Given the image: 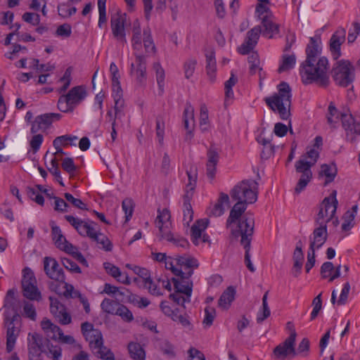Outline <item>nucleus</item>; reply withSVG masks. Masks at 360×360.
Wrapping results in <instances>:
<instances>
[{
    "instance_id": "obj_20",
    "label": "nucleus",
    "mask_w": 360,
    "mask_h": 360,
    "mask_svg": "<svg viewBox=\"0 0 360 360\" xmlns=\"http://www.w3.org/2000/svg\"><path fill=\"white\" fill-rule=\"evenodd\" d=\"M207 225V219H199L192 226L191 230V240L195 245L200 243L210 242L209 236L204 233Z\"/></svg>"
},
{
    "instance_id": "obj_54",
    "label": "nucleus",
    "mask_w": 360,
    "mask_h": 360,
    "mask_svg": "<svg viewBox=\"0 0 360 360\" xmlns=\"http://www.w3.org/2000/svg\"><path fill=\"white\" fill-rule=\"evenodd\" d=\"M95 352L103 360H115V356L112 352L103 345L96 349Z\"/></svg>"
},
{
    "instance_id": "obj_3",
    "label": "nucleus",
    "mask_w": 360,
    "mask_h": 360,
    "mask_svg": "<svg viewBox=\"0 0 360 360\" xmlns=\"http://www.w3.org/2000/svg\"><path fill=\"white\" fill-rule=\"evenodd\" d=\"M314 141V147L319 148L322 145L323 140L321 136H316ZM319 156V150L315 148H311L295 162L296 172L301 174L300 178L295 188V193H300L311 181L312 178L311 167L316 164Z\"/></svg>"
},
{
    "instance_id": "obj_7",
    "label": "nucleus",
    "mask_w": 360,
    "mask_h": 360,
    "mask_svg": "<svg viewBox=\"0 0 360 360\" xmlns=\"http://www.w3.org/2000/svg\"><path fill=\"white\" fill-rule=\"evenodd\" d=\"M158 213L155 226L159 229V236L161 239L171 242L177 247L186 248L188 245L187 240L179 236H175L170 231L172 224L169 210L167 208H164L162 210L158 209Z\"/></svg>"
},
{
    "instance_id": "obj_12",
    "label": "nucleus",
    "mask_w": 360,
    "mask_h": 360,
    "mask_svg": "<svg viewBox=\"0 0 360 360\" xmlns=\"http://www.w3.org/2000/svg\"><path fill=\"white\" fill-rule=\"evenodd\" d=\"M296 331L292 330V334L284 342L276 346L273 351V356L278 360H284L287 357H294L296 355L295 340Z\"/></svg>"
},
{
    "instance_id": "obj_61",
    "label": "nucleus",
    "mask_w": 360,
    "mask_h": 360,
    "mask_svg": "<svg viewBox=\"0 0 360 360\" xmlns=\"http://www.w3.org/2000/svg\"><path fill=\"white\" fill-rule=\"evenodd\" d=\"M62 263L63 266L68 270L69 271L72 273H76V274H80L81 269L79 266L72 260L68 259V258H63L62 259Z\"/></svg>"
},
{
    "instance_id": "obj_38",
    "label": "nucleus",
    "mask_w": 360,
    "mask_h": 360,
    "mask_svg": "<svg viewBox=\"0 0 360 360\" xmlns=\"http://www.w3.org/2000/svg\"><path fill=\"white\" fill-rule=\"evenodd\" d=\"M199 124L202 132L207 131L210 129L208 109L205 104H202L200 109Z\"/></svg>"
},
{
    "instance_id": "obj_4",
    "label": "nucleus",
    "mask_w": 360,
    "mask_h": 360,
    "mask_svg": "<svg viewBox=\"0 0 360 360\" xmlns=\"http://www.w3.org/2000/svg\"><path fill=\"white\" fill-rule=\"evenodd\" d=\"M300 74L302 82L306 84L316 83L320 86H327L329 84L328 59L321 57L316 62H304Z\"/></svg>"
},
{
    "instance_id": "obj_33",
    "label": "nucleus",
    "mask_w": 360,
    "mask_h": 360,
    "mask_svg": "<svg viewBox=\"0 0 360 360\" xmlns=\"http://www.w3.org/2000/svg\"><path fill=\"white\" fill-rule=\"evenodd\" d=\"M85 339L89 342V347L93 351H95L103 345L102 333L98 329L91 330L90 333H87Z\"/></svg>"
},
{
    "instance_id": "obj_63",
    "label": "nucleus",
    "mask_w": 360,
    "mask_h": 360,
    "mask_svg": "<svg viewBox=\"0 0 360 360\" xmlns=\"http://www.w3.org/2000/svg\"><path fill=\"white\" fill-rule=\"evenodd\" d=\"M22 20L33 25H37L40 22V16L35 13L26 12L22 15Z\"/></svg>"
},
{
    "instance_id": "obj_17",
    "label": "nucleus",
    "mask_w": 360,
    "mask_h": 360,
    "mask_svg": "<svg viewBox=\"0 0 360 360\" xmlns=\"http://www.w3.org/2000/svg\"><path fill=\"white\" fill-rule=\"evenodd\" d=\"M44 270L46 275L50 279L59 283H65V277L64 271L54 258L49 257H44Z\"/></svg>"
},
{
    "instance_id": "obj_23",
    "label": "nucleus",
    "mask_w": 360,
    "mask_h": 360,
    "mask_svg": "<svg viewBox=\"0 0 360 360\" xmlns=\"http://www.w3.org/2000/svg\"><path fill=\"white\" fill-rule=\"evenodd\" d=\"M184 126L187 131L185 136L186 141H191L193 136L195 127L194 108L190 103L186 104L184 111Z\"/></svg>"
},
{
    "instance_id": "obj_15",
    "label": "nucleus",
    "mask_w": 360,
    "mask_h": 360,
    "mask_svg": "<svg viewBox=\"0 0 360 360\" xmlns=\"http://www.w3.org/2000/svg\"><path fill=\"white\" fill-rule=\"evenodd\" d=\"M5 327L6 328V350L8 352H11L15 347L20 331V316L15 314L11 318H6L5 319Z\"/></svg>"
},
{
    "instance_id": "obj_22",
    "label": "nucleus",
    "mask_w": 360,
    "mask_h": 360,
    "mask_svg": "<svg viewBox=\"0 0 360 360\" xmlns=\"http://www.w3.org/2000/svg\"><path fill=\"white\" fill-rule=\"evenodd\" d=\"M309 237V250L320 248L326 241L328 237L327 226L317 225Z\"/></svg>"
},
{
    "instance_id": "obj_42",
    "label": "nucleus",
    "mask_w": 360,
    "mask_h": 360,
    "mask_svg": "<svg viewBox=\"0 0 360 360\" xmlns=\"http://www.w3.org/2000/svg\"><path fill=\"white\" fill-rule=\"evenodd\" d=\"M267 295H268V292H266L262 297V309L260 311L258 312L257 316V323H262L266 319H267L271 314L270 309L269 307L268 302H267Z\"/></svg>"
},
{
    "instance_id": "obj_47",
    "label": "nucleus",
    "mask_w": 360,
    "mask_h": 360,
    "mask_svg": "<svg viewBox=\"0 0 360 360\" xmlns=\"http://www.w3.org/2000/svg\"><path fill=\"white\" fill-rule=\"evenodd\" d=\"M93 241L96 242L100 248H102L105 251H110L112 250V245L110 240L105 235L101 232Z\"/></svg>"
},
{
    "instance_id": "obj_35",
    "label": "nucleus",
    "mask_w": 360,
    "mask_h": 360,
    "mask_svg": "<svg viewBox=\"0 0 360 360\" xmlns=\"http://www.w3.org/2000/svg\"><path fill=\"white\" fill-rule=\"evenodd\" d=\"M157 347L162 353L169 358H174L176 356L174 345L167 340H158Z\"/></svg>"
},
{
    "instance_id": "obj_34",
    "label": "nucleus",
    "mask_w": 360,
    "mask_h": 360,
    "mask_svg": "<svg viewBox=\"0 0 360 360\" xmlns=\"http://www.w3.org/2000/svg\"><path fill=\"white\" fill-rule=\"evenodd\" d=\"M235 294L236 290L232 286L227 288L219 299V307L224 309H227L230 307L231 302L233 301Z\"/></svg>"
},
{
    "instance_id": "obj_36",
    "label": "nucleus",
    "mask_w": 360,
    "mask_h": 360,
    "mask_svg": "<svg viewBox=\"0 0 360 360\" xmlns=\"http://www.w3.org/2000/svg\"><path fill=\"white\" fill-rule=\"evenodd\" d=\"M206 71L210 79L213 82L214 81L216 76V60L214 58V54L213 52H210L206 54Z\"/></svg>"
},
{
    "instance_id": "obj_25",
    "label": "nucleus",
    "mask_w": 360,
    "mask_h": 360,
    "mask_svg": "<svg viewBox=\"0 0 360 360\" xmlns=\"http://www.w3.org/2000/svg\"><path fill=\"white\" fill-rule=\"evenodd\" d=\"M51 236L55 245L60 250L67 253L74 250V246L66 240L59 226H51Z\"/></svg>"
},
{
    "instance_id": "obj_21",
    "label": "nucleus",
    "mask_w": 360,
    "mask_h": 360,
    "mask_svg": "<svg viewBox=\"0 0 360 360\" xmlns=\"http://www.w3.org/2000/svg\"><path fill=\"white\" fill-rule=\"evenodd\" d=\"M345 37L346 30L340 27L335 32L330 39V50L335 60L341 56L340 46L345 42Z\"/></svg>"
},
{
    "instance_id": "obj_52",
    "label": "nucleus",
    "mask_w": 360,
    "mask_h": 360,
    "mask_svg": "<svg viewBox=\"0 0 360 360\" xmlns=\"http://www.w3.org/2000/svg\"><path fill=\"white\" fill-rule=\"evenodd\" d=\"M50 300V310L51 314L56 316H58V314L62 313L65 310V307L63 304L60 303V302L56 299L52 297H49Z\"/></svg>"
},
{
    "instance_id": "obj_53",
    "label": "nucleus",
    "mask_w": 360,
    "mask_h": 360,
    "mask_svg": "<svg viewBox=\"0 0 360 360\" xmlns=\"http://www.w3.org/2000/svg\"><path fill=\"white\" fill-rule=\"evenodd\" d=\"M133 271L136 274L139 276V278H136L135 281L139 283H143L146 280L150 278V273L148 269L135 266L133 268Z\"/></svg>"
},
{
    "instance_id": "obj_59",
    "label": "nucleus",
    "mask_w": 360,
    "mask_h": 360,
    "mask_svg": "<svg viewBox=\"0 0 360 360\" xmlns=\"http://www.w3.org/2000/svg\"><path fill=\"white\" fill-rule=\"evenodd\" d=\"M122 210L125 213L126 221H128L132 216L134 211L133 201L129 198H126L122 203Z\"/></svg>"
},
{
    "instance_id": "obj_8",
    "label": "nucleus",
    "mask_w": 360,
    "mask_h": 360,
    "mask_svg": "<svg viewBox=\"0 0 360 360\" xmlns=\"http://www.w3.org/2000/svg\"><path fill=\"white\" fill-rule=\"evenodd\" d=\"M86 96V91L84 86H75L67 94L59 97L57 103L58 109L63 112H72Z\"/></svg>"
},
{
    "instance_id": "obj_1",
    "label": "nucleus",
    "mask_w": 360,
    "mask_h": 360,
    "mask_svg": "<svg viewBox=\"0 0 360 360\" xmlns=\"http://www.w3.org/2000/svg\"><path fill=\"white\" fill-rule=\"evenodd\" d=\"M257 193L258 184L253 180H244L235 186L231 191V197L238 202L231 210L226 223V228L230 229L233 237H240V245L245 249V263L251 272L255 271L250 254L255 219L252 213L245 212L246 204L257 201Z\"/></svg>"
},
{
    "instance_id": "obj_26",
    "label": "nucleus",
    "mask_w": 360,
    "mask_h": 360,
    "mask_svg": "<svg viewBox=\"0 0 360 360\" xmlns=\"http://www.w3.org/2000/svg\"><path fill=\"white\" fill-rule=\"evenodd\" d=\"M293 266L291 269V274L297 278L300 276L303 265L304 255L302 250L301 242L297 243L296 248L292 255Z\"/></svg>"
},
{
    "instance_id": "obj_24",
    "label": "nucleus",
    "mask_w": 360,
    "mask_h": 360,
    "mask_svg": "<svg viewBox=\"0 0 360 360\" xmlns=\"http://www.w3.org/2000/svg\"><path fill=\"white\" fill-rule=\"evenodd\" d=\"M207 161L206 164V173L207 177L213 180L217 172V165L219 162V154L217 148L211 146L207 153Z\"/></svg>"
},
{
    "instance_id": "obj_13",
    "label": "nucleus",
    "mask_w": 360,
    "mask_h": 360,
    "mask_svg": "<svg viewBox=\"0 0 360 360\" xmlns=\"http://www.w3.org/2000/svg\"><path fill=\"white\" fill-rule=\"evenodd\" d=\"M127 22V14L120 11L111 16L110 27L112 34L116 41L122 44H127L125 24Z\"/></svg>"
},
{
    "instance_id": "obj_57",
    "label": "nucleus",
    "mask_w": 360,
    "mask_h": 360,
    "mask_svg": "<svg viewBox=\"0 0 360 360\" xmlns=\"http://www.w3.org/2000/svg\"><path fill=\"white\" fill-rule=\"evenodd\" d=\"M354 218L352 214L350 212H345L343 216V223L342 224V230L343 231H349L354 225Z\"/></svg>"
},
{
    "instance_id": "obj_40",
    "label": "nucleus",
    "mask_w": 360,
    "mask_h": 360,
    "mask_svg": "<svg viewBox=\"0 0 360 360\" xmlns=\"http://www.w3.org/2000/svg\"><path fill=\"white\" fill-rule=\"evenodd\" d=\"M337 174V169L335 165H323L321 167L320 174L325 176L326 184L333 181Z\"/></svg>"
},
{
    "instance_id": "obj_48",
    "label": "nucleus",
    "mask_w": 360,
    "mask_h": 360,
    "mask_svg": "<svg viewBox=\"0 0 360 360\" xmlns=\"http://www.w3.org/2000/svg\"><path fill=\"white\" fill-rule=\"evenodd\" d=\"M238 78L234 75L233 72L231 73V77L229 80L225 82L224 89H225V96L226 100L225 103H226L228 98H232L233 97V92L232 91V87L237 83Z\"/></svg>"
},
{
    "instance_id": "obj_29",
    "label": "nucleus",
    "mask_w": 360,
    "mask_h": 360,
    "mask_svg": "<svg viewBox=\"0 0 360 360\" xmlns=\"http://www.w3.org/2000/svg\"><path fill=\"white\" fill-rule=\"evenodd\" d=\"M262 25L264 28V30H262V33L263 36L269 39L273 38L279 32V26L278 24L274 22L272 17L267 18L266 15L262 17Z\"/></svg>"
},
{
    "instance_id": "obj_37",
    "label": "nucleus",
    "mask_w": 360,
    "mask_h": 360,
    "mask_svg": "<svg viewBox=\"0 0 360 360\" xmlns=\"http://www.w3.org/2000/svg\"><path fill=\"white\" fill-rule=\"evenodd\" d=\"M128 349L131 357L134 360H145V351L139 343H129L128 345Z\"/></svg>"
},
{
    "instance_id": "obj_45",
    "label": "nucleus",
    "mask_w": 360,
    "mask_h": 360,
    "mask_svg": "<svg viewBox=\"0 0 360 360\" xmlns=\"http://www.w3.org/2000/svg\"><path fill=\"white\" fill-rule=\"evenodd\" d=\"M119 304L120 303L115 300L105 298L101 304V307L107 314H115Z\"/></svg>"
},
{
    "instance_id": "obj_46",
    "label": "nucleus",
    "mask_w": 360,
    "mask_h": 360,
    "mask_svg": "<svg viewBox=\"0 0 360 360\" xmlns=\"http://www.w3.org/2000/svg\"><path fill=\"white\" fill-rule=\"evenodd\" d=\"M341 115L338 112L337 108L333 103H330L328 106V114L327 120L329 124L333 127H335V124L338 122Z\"/></svg>"
},
{
    "instance_id": "obj_64",
    "label": "nucleus",
    "mask_w": 360,
    "mask_h": 360,
    "mask_svg": "<svg viewBox=\"0 0 360 360\" xmlns=\"http://www.w3.org/2000/svg\"><path fill=\"white\" fill-rule=\"evenodd\" d=\"M160 309L167 316H169L172 319H174V316L179 312L178 309H172L168 302L162 301L160 303Z\"/></svg>"
},
{
    "instance_id": "obj_6",
    "label": "nucleus",
    "mask_w": 360,
    "mask_h": 360,
    "mask_svg": "<svg viewBox=\"0 0 360 360\" xmlns=\"http://www.w3.org/2000/svg\"><path fill=\"white\" fill-rule=\"evenodd\" d=\"M193 274V270L182 271L176 275L178 278H172L175 292L169 295V298L179 305L184 306L185 302H191L193 283L190 277Z\"/></svg>"
},
{
    "instance_id": "obj_51",
    "label": "nucleus",
    "mask_w": 360,
    "mask_h": 360,
    "mask_svg": "<svg viewBox=\"0 0 360 360\" xmlns=\"http://www.w3.org/2000/svg\"><path fill=\"white\" fill-rule=\"evenodd\" d=\"M115 315L122 318L127 322H131L134 319V316L131 311L124 305L120 304L116 311Z\"/></svg>"
},
{
    "instance_id": "obj_14",
    "label": "nucleus",
    "mask_w": 360,
    "mask_h": 360,
    "mask_svg": "<svg viewBox=\"0 0 360 360\" xmlns=\"http://www.w3.org/2000/svg\"><path fill=\"white\" fill-rule=\"evenodd\" d=\"M188 183L186 186L185 194L184 195V218L183 221L187 225L193 220V212L190 200L193 197V191L195 187L196 175H191L190 172H187Z\"/></svg>"
},
{
    "instance_id": "obj_41",
    "label": "nucleus",
    "mask_w": 360,
    "mask_h": 360,
    "mask_svg": "<svg viewBox=\"0 0 360 360\" xmlns=\"http://www.w3.org/2000/svg\"><path fill=\"white\" fill-rule=\"evenodd\" d=\"M198 60L195 58H188L185 60L183 65L184 76L187 79L193 77Z\"/></svg>"
},
{
    "instance_id": "obj_2",
    "label": "nucleus",
    "mask_w": 360,
    "mask_h": 360,
    "mask_svg": "<svg viewBox=\"0 0 360 360\" xmlns=\"http://www.w3.org/2000/svg\"><path fill=\"white\" fill-rule=\"evenodd\" d=\"M131 32V46L136 57V68L131 63L130 72L136 77L139 82L142 83L146 79V57L155 53L156 48L150 29L146 27L142 33L141 23L138 19L133 22Z\"/></svg>"
},
{
    "instance_id": "obj_62",
    "label": "nucleus",
    "mask_w": 360,
    "mask_h": 360,
    "mask_svg": "<svg viewBox=\"0 0 360 360\" xmlns=\"http://www.w3.org/2000/svg\"><path fill=\"white\" fill-rule=\"evenodd\" d=\"M64 197L68 202L72 203L73 206L81 210H87L86 204H84L80 199L74 198L72 194L65 193L64 194Z\"/></svg>"
},
{
    "instance_id": "obj_56",
    "label": "nucleus",
    "mask_w": 360,
    "mask_h": 360,
    "mask_svg": "<svg viewBox=\"0 0 360 360\" xmlns=\"http://www.w3.org/2000/svg\"><path fill=\"white\" fill-rule=\"evenodd\" d=\"M28 197L32 200L35 201L37 204L43 205L44 202V197L39 193L38 190L35 188L28 187L27 189Z\"/></svg>"
},
{
    "instance_id": "obj_32",
    "label": "nucleus",
    "mask_w": 360,
    "mask_h": 360,
    "mask_svg": "<svg viewBox=\"0 0 360 360\" xmlns=\"http://www.w3.org/2000/svg\"><path fill=\"white\" fill-rule=\"evenodd\" d=\"M319 39L316 37H311L309 44L306 49L307 59L304 62L311 63L316 62V57L319 54L320 49L319 46Z\"/></svg>"
},
{
    "instance_id": "obj_31",
    "label": "nucleus",
    "mask_w": 360,
    "mask_h": 360,
    "mask_svg": "<svg viewBox=\"0 0 360 360\" xmlns=\"http://www.w3.org/2000/svg\"><path fill=\"white\" fill-rule=\"evenodd\" d=\"M41 326L47 338L50 339L57 340L59 335H62V330L49 319H44L41 322Z\"/></svg>"
},
{
    "instance_id": "obj_16",
    "label": "nucleus",
    "mask_w": 360,
    "mask_h": 360,
    "mask_svg": "<svg viewBox=\"0 0 360 360\" xmlns=\"http://www.w3.org/2000/svg\"><path fill=\"white\" fill-rule=\"evenodd\" d=\"M65 219L77 230L79 235L87 236L92 240L100 233L96 231V224L93 221L88 223L71 215H65Z\"/></svg>"
},
{
    "instance_id": "obj_55",
    "label": "nucleus",
    "mask_w": 360,
    "mask_h": 360,
    "mask_svg": "<svg viewBox=\"0 0 360 360\" xmlns=\"http://www.w3.org/2000/svg\"><path fill=\"white\" fill-rule=\"evenodd\" d=\"M216 316V311L213 307H207L205 309V318L202 321V323L206 327H210Z\"/></svg>"
},
{
    "instance_id": "obj_60",
    "label": "nucleus",
    "mask_w": 360,
    "mask_h": 360,
    "mask_svg": "<svg viewBox=\"0 0 360 360\" xmlns=\"http://www.w3.org/2000/svg\"><path fill=\"white\" fill-rule=\"evenodd\" d=\"M30 141V146L34 153L37 152L43 142L44 136L41 134H34Z\"/></svg>"
},
{
    "instance_id": "obj_58",
    "label": "nucleus",
    "mask_w": 360,
    "mask_h": 360,
    "mask_svg": "<svg viewBox=\"0 0 360 360\" xmlns=\"http://www.w3.org/2000/svg\"><path fill=\"white\" fill-rule=\"evenodd\" d=\"M313 310L311 313V320H314L318 316L322 308L321 293L317 295L312 301Z\"/></svg>"
},
{
    "instance_id": "obj_44",
    "label": "nucleus",
    "mask_w": 360,
    "mask_h": 360,
    "mask_svg": "<svg viewBox=\"0 0 360 360\" xmlns=\"http://www.w3.org/2000/svg\"><path fill=\"white\" fill-rule=\"evenodd\" d=\"M296 62V58L294 54L292 55H283L282 63L278 68V72H283L292 69Z\"/></svg>"
},
{
    "instance_id": "obj_49",
    "label": "nucleus",
    "mask_w": 360,
    "mask_h": 360,
    "mask_svg": "<svg viewBox=\"0 0 360 360\" xmlns=\"http://www.w3.org/2000/svg\"><path fill=\"white\" fill-rule=\"evenodd\" d=\"M165 120L162 115H158L156 117V135L158 139V142L160 145L163 144L164 134H165Z\"/></svg>"
},
{
    "instance_id": "obj_30",
    "label": "nucleus",
    "mask_w": 360,
    "mask_h": 360,
    "mask_svg": "<svg viewBox=\"0 0 360 360\" xmlns=\"http://www.w3.org/2000/svg\"><path fill=\"white\" fill-rule=\"evenodd\" d=\"M43 339L36 333L28 335V349L30 354L39 356L42 351Z\"/></svg>"
},
{
    "instance_id": "obj_50",
    "label": "nucleus",
    "mask_w": 360,
    "mask_h": 360,
    "mask_svg": "<svg viewBox=\"0 0 360 360\" xmlns=\"http://www.w3.org/2000/svg\"><path fill=\"white\" fill-rule=\"evenodd\" d=\"M143 285L153 295L160 296L163 294L159 283H154L150 278L146 280Z\"/></svg>"
},
{
    "instance_id": "obj_5",
    "label": "nucleus",
    "mask_w": 360,
    "mask_h": 360,
    "mask_svg": "<svg viewBox=\"0 0 360 360\" xmlns=\"http://www.w3.org/2000/svg\"><path fill=\"white\" fill-rule=\"evenodd\" d=\"M278 88V93L265 98L264 101L273 111L278 113L282 120H288L290 115L291 89L286 82H281Z\"/></svg>"
},
{
    "instance_id": "obj_11",
    "label": "nucleus",
    "mask_w": 360,
    "mask_h": 360,
    "mask_svg": "<svg viewBox=\"0 0 360 360\" xmlns=\"http://www.w3.org/2000/svg\"><path fill=\"white\" fill-rule=\"evenodd\" d=\"M22 279L21 281L22 295L30 300L39 301L41 294L37 285V280L33 271L28 267L22 270Z\"/></svg>"
},
{
    "instance_id": "obj_18",
    "label": "nucleus",
    "mask_w": 360,
    "mask_h": 360,
    "mask_svg": "<svg viewBox=\"0 0 360 360\" xmlns=\"http://www.w3.org/2000/svg\"><path fill=\"white\" fill-rule=\"evenodd\" d=\"M61 117L62 115L60 113H45L36 117L32 123L31 133L45 131L54 121H58Z\"/></svg>"
},
{
    "instance_id": "obj_28",
    "label": "nucleus",
    "mask_w": 360,
    "mask_h": 360,
    "mask_svg": "<svg viewBox=\"0 0 360 360\" xmlns=\"http://www.w3.org/2000/svg\"><path fill=\"white\" fill-rule=\"evenodd\" d=\"M229 205V197L227 194L221 193L217 202L208 210L209 216L219 217L224 214L225 206Z\"/></svg>"
},
{
    "instance_id": "obj_27",
    "label": "nucleus",
    "mask_w": 360,
    "mask_h": 360,
    "mask_svg": "<svg viewBox=\"0 0 360 360\" xmlns=\"http://www.w3.org/2000/svg\"><path fill=\"white\" fill-rule=\"evenodd\" d=\"M174 261L176 262L179 269H181L182 271H193L194 269L198 266V261L190 255L176 256V257L174 258Z\"/></svg>"
},
{
    "instance_id": "obj_19",
    "label": "nucleus",
    "mask_w": 360,
    "mask_h": 360,
    "mask_svg": "<svg viewBox=\"0 0 360 360\" xmlns=\"http://www.w3.org/2000/svg\"><path fill=\"white\" fill-rule=\"evenodd\" d=\"M261 34L262 28L259 25L249 30L243 43L238 48V52L243 55L248 54L257 44Z\"/></svg>"
},
{
    "instance_id": "obj_43",
    "label": "nucleus",
    "mask_w": 360,
    "mask_h": 360,
    "mask_svg": "<svg viewBox=\"0 0 360 360\" xmlns=\"http://www.w3.org/2000/svg\"><path fill=\"white\" fill-rule=\"evenodd\" d=\"M77 139V137L76 136L72 135H63L60 136L56 137L53 141V145L58 146H67L68 145L70 146H75V143H73V141H76Z\"/></svg>"
},
{
    "instance_id": "obj_9",
    "label": "nucleus",
    "mask_w": 360,
    "mask_h": 360,
    "mask_svg": "<svg viewBox=\"0 0 360 360\" xmlns=\"http://www.w3.org/2000/svg\"><path fill=\"white\" fill-rule=\"evenodd\" d=\"M331 72L335 84L342 87L352 84L355 77L354 68L349 60L338 61Z\"/></svg>"
},
{
    "instance_id": "obj_39",
    "label": "nucleus",
    "mask_w": 360,
    "mask_h": 360,
    "mask_svg": "<svg viewBox=\"0 0 360 360\" xmlns=\"http://www.w3.org/2000/svg\"><path fill=\"white\" fill-rule=\"evenodd\" d=\"M153 69L155 72L156 80L160 90V93L162 94L164 92L165 86V70L159 62L155 63L153 64Z\"/></svg>"
},
{
    "instance_id": "obj_10",
    "label": "nucleus",
    "mask_w": 360,
    "mask_h": 360,
    "mask_svg": "<svg viewBox=\"0 0 360 360\" xmlns=\"http://www.w3.org/2000/svg\"><path fill=\"white\" fill-rule=\"evenodd\" d=\"M338 204L336 191H333L330 196L325 198L320 204L319 211L314 219L315 224L327 226L328 222L335 215Z\"/></svg>"
}]
</instances>
